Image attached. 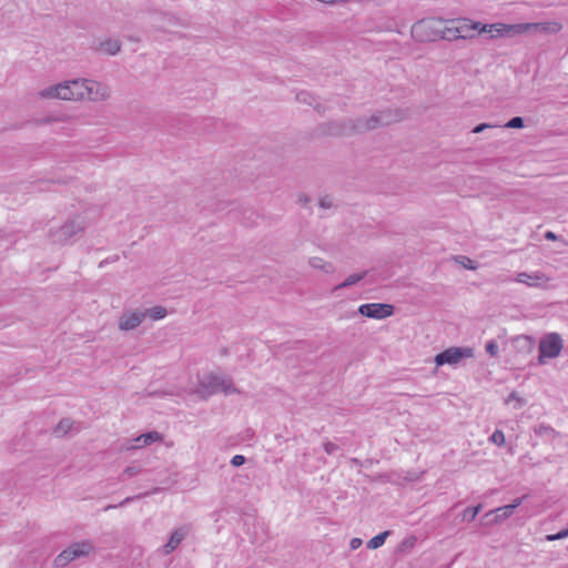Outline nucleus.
Listing matches in <instances>:
<instances>
[{
	"label": "nucleus",
	"instance_id": "nucleus-9",
	"mask_svg": "<svg viewBox=\"0 0 568 568\" xmlns=\"http://www.w3.org/2000/svg\"><path fill=\"white\" fill-rule=\"evenodd\" d=\"M358 313L368 318L384 320L394 314V306L385 303H368L361 305Z\"/></svg>",
	"mask_w": 568,
	"mask_h": 568
},
{
	"label": "nucleus",
	"instance_id": "nucleus-11",
	"mask_svg": "<svg viewBox=\"0 0 568 568\" xmlns=\"http://www.w3.org/2000/svg\"><path fill=\"white\" fill-rule=\"evenodd\" d=\"M145 320V314L142 310H125L118 320L120 331H133L142 324Z\"/></svg>",
	"mask_w": 568,
	"mask_h": 568
},
{
	"label": "nucleus",
	"instance_id": "nucleus-37",
	"mask_svg": "<svg viewBox=\"0 0 568 568\" xmlns=\"http://www.w3.org/2000/svg\"><path fill=\"white\" fill-rule=\"evenodd\" d=\"M142 495H138L136 498H140ZM135 499V497H126L124 500H122L119 505H108L104 510H109V509H113V508H116V507H121L128 503H130L131 500Z\"/></svg>",
	"mask_w": 568,
	"mask_h": 568
},
{
	"label": "nucleus",
	"instance_id": "nucleus-32",
	"mask_svg": "<svg viewBox=\"0 0 568 568\" xmlns=\"http://www.w3.org/2000/svg\"><path fill=\"white\" fill-rule=\"evenodd\" d=\"M141 471H142V468L140 466L130 465L124 469L123 475H125L128 477H134V476L139 475Z\"/></svg>",
	"mask_w": 568,
	"mask_h": 568
},
{
	"label": "nucleus",
	"instance_id": "nucleus-31",
	"mask_svg": "<svg viewBox=\"0 0 568 568\" xmlns=\"http://www.w3.org/2000/svg\"><path fill=\"white\" fill-rule=\"evenodd\" d=\"M485 349L491 357H496L498 355V345L494 339L487 342Z\"/></svg>",
	"mask_w": 568,
	"mask_h": 568
},
{
	"label": "nucleus",
	"instance_id": "nucleus-23",
	"mask_svg": "<svg viewBox=\"0 0 568 568\" xmlns=\"http://www.w3.org/2000/svg\"><path fill=\"white\" fill-rule=\"evenodd\" d=\"M72 426H73V422L71 419L63 418L59 422V424L54 428L53 434L57 437H62L71 430Z\"/></svg>",
	"mask_w": 568,
	"mask_h": 568
},
{
	"label": "nucleus",
	"instance_id": "nucleus-5",
	"mask_svg": "<svg viewBox=\"0 0 568 568\" xmlns=\"http://www.w3.org/2000/svg\"><path fill=\"white\" fill-rule=\"evenodd\" d=\"M95 550V546L92 540H81L71 544L64 550H62L54 559V568H64L70 562L88 557Z\"/></svg>",
	"mask_w": 568,
	"mask_h": 568
},
{
	"label": "nucleus",
	"instance_id": "nucleus-36",
	"mask_svg": "<svg viewBox=\"0 0 568 568\" xmlns=\"http://www.w3.org/2000/svg\"><path fill=\"white\" fill-rule=\"evenodd\" d=\"M245 463V457L243 455H235L231 459V465L234 467H240Z\"/></svg>",
	"mask_w": 568,
	"mask_h": 568
},
{
	"label": "nucleus",
	"instance_id": "nucleus-20",
	"mask_svg": "<svg viewBox=\"0 0 568 568\" xmlns=\"http://www.w3.org/2000/svg\"><path fill=\"white\" fill-rule=\"evenodd\" d=\"M142 313L145 314V317H150L152 321L163 320L168 315L166 308L160 305L142 310Z\"/></svg>",
	"mask_w": 568,
	"mask_h": 568
},
{
	"label": "nucleus",
	"instance_id": "nucleus-25",
	"mask_svg": "<svg viewBox=\"0 0 568 568\" xmlns=\"http://www.w3.org/2000/svg\"><path fill=\"white\" fill-rule=\"evenodd\" d=\"M389 534L390 532L388 530H386V531H383V532L378 534L377 536L373 537L372 539L368 540L367 548L368 549L379 548L381 546L384 545L385 539Z\"/></svg>",
	"mask_w": 568,
	"mask_h": 568
},
{
	"label": "nucleus",
	"instance_id": "nucleus-12",
	"mask_svg": "<svg viewBox=\"0 0 568 568\" xmlns=\"http://www.w3.org/2000/svg\"><path fill=\"white\" fill-rule=\"evenodd\" d=\"M515 281L529 287L547 288L550 277L539 271L534 273L520 272L517 274Z\"/></svg>",
	"mask_w": 568,
	"mask_h": 568
},
{
	"label": "nucleus",
	"instance_id": "nucleus-41",
	"mask_svg": "<svg viewBox=\"0 0 568 568\" xmlns=\"http://www.w3.org/2000/svg\"><path fill=\"white\" fill-rule=\"evenodd\" d=\"M308 98H310V95H308V93H306V92H301V93H298V94L296 95V99H297L298 101H303V102H307V103H310V102H308V100H307Z\"/></svg>",
	"mask_w": 568,
	"mask_h": 568
},
{
	"label": "nucleus",
	"instance_id": "nucleus-43",
	"mask_svg": "<svg viewBox=\"0 0 568 568\" xmlns=\"http://www.w3.org/2000/svg\"><path fill=\"white\" fill-rule=\"evenodd\" d=\"M526 498V496H523L520 498L515 499L509 506H514V510L519 507L523 503V500Z\"/></svg>",
	"mask_w": 568,
	"mask_h": 568
},
{
	"label": "nucleus",
	"instance_id": "nucleus-4",
	"mask_svg": "<svg viewBox=\"0 0 568 568\" xmlns=\"http://www.w3.org/2000/svg\"><path fill=\"white\" fill-rule=\"evenodd\" d=\"M85 229V217L81 214H75L59 226H51L48 231V239L52 244L65 245L72 237L82 234Z\"/></svg>",
	"mask_w": 568,
	"mask_h": 568
},
{
	"label": "nucleus",
	"instance_id": "nucleus-6",
	"mask_svg": "<svg viewBox=\"0 0 568 568\" xmlns=\"http://www.w3.org/2000/svg\"><path fill=\"white\" fill-rule=\"evenodd\" d=\"M564 348V341L558 333H548L539 342L538 363L545 364L547 359L559 356Z\"/></svg>",
	"mask_w": 568,
	"mask_h": 568
},
{
	"label": "nucleus",
	"instance_id": "nucleus-35",
	"mask_svg": "<svg viewBox=\"0 0 568 568\" xmlns=\"http://www.w3.org/2000/svg\"><path fill=\"white\" fill-rule=\"evenodd\" d=\"M462 261L460 263L467 270H476L477 266L475 265L474 261L466 256H460Z\"/></svg>",
	"mask_w": 568,
	"mask_h": 568
},
{
	"label": "nucleus",
	"instance_id": "nucleus-29",
	"mask_svg": "<svg viewBox=\"0 0 568 568\" xmlns=\"http://www.w3.org/2000/svg\"><path fill=\"white\" fill-rule=\"evenodd\" d=\"M489 439L491 443H494L497 446H503V445H505V442H506L505 435H504L503 430H500V429H496L491 434Z\"/></svg>",
	"mask_w": 568,
	"mask_h": 568
},
{
	"label": "nucleus",
	"instance_id": "nucleus-14",
	"mask_svg": "<svg viewBox=\"0 0 568 568\" xmlns=\"http://www.w3.org/2000/svg\"><path fill=\"white\" fill-rule=\"evenodd\" d=\"M529 33L557 34L561 31L562 24L559 21L528 22Z\"/></svg>",
	"mask_w": 568,
	"mask_h": 568
},
{
	"label": "nucleus",
	"instance_id": "nucleus-3",
	"mask_svg": "<svg viewBox=\"0 0 568 568\" xmlns=\"http://www.w3.org/2000/svg\"><path fill=\"white\" fill-rule=\"evenodd\" d=\"M73 101L88 100L91 102L106 101L111 95L109 85L91 79L72 80Z\"/></svg>",
	"mask_w": 568,
	"mask_h": 568
},
{
	"label": "nucleus",
	"instance_id": "nucleus-15",
	"mask_svg": "<svg viewBox=\"0 0 568 568\" xmlns=\"http://www.w3.org/2000/svg\"><path fill=\"white\" fill-rule=\"evenodd\" d=\"M189 532V527L183 526L176 528L170 536V539L168 542L163 546V554L169 555L173 552L180 544L183 541V539L186 537Z\"/></svg>",
	"mask_w": 568,
	"mask_h": 568
},
{
	"label": "nucleus",
	"instance_id": "nucleus-16",
	"mask_svg": "<svg viewBox=\"0 0 568 568\" xmlns=\"http://www.w3.org/2000/svg\"><path fill=\"white\" fill-rule=\"evenodd\" d=\"M514 511V506L506 505L488 511L485 518H488L489 524H497L510 517Z\"/></svg>",
	"mask_w": 568,
	"mask_h": 568
},
{
	"label": "nucleus",
	"instance_id": "nucleus-38",
	"mask_svg": "<svg viewBox=\"0 0 568 568\" xmlns=\"http://www.w3.org/2000/svg\"><path fill=\"white\" fill-rule=\"evenodd\" d=\"M320 206L323 209H329L333 206V200L329 196H324L320 200Z\"/></svg>",
	"mask_w": 568,
	"mask_h": 568
},
{
	"label": "nucleus",
	"instance_id": "nucleus-27",
	"mask_svg": "<svg viewBox=\"0 0 568 568\" xmlns=\"http://www.w3.org/2000/svg\"><path fill=\"white\" fill-rule=\"evenodd\" d=\"M481 509V505L475 507H468L464 510L463 518L468 521H473Z\"/></svg>",
	"mask_w": 568,
	"mask_h": 568
},
{
	"label": "nucleus",
	"instance_id": "nucleus-13",
	"mask_svg": "<svg viewBox=\"0 0 568 568\" xmlns=\"http://www.w3.org/2000/svg\"><path fill=\"white\" fill-rule=\"evenodd\" d=\"M162 435L159 432L153 430L138 436L130 443L125 444L123 448L126 450L138 449L144 446H149L156 442H162Z\"/></svg>",
	"mask_w": 568,
	"mask_h": 568
},
{
	"label": "nucleus",
	"instance_id": "nucleus-34",
	"mask_svg": "<svg viewBox=\"0 0 568 568\" xmlns=\"http://www.w3.org/2000/svg\"><path fill=\"white\" fill-rule=\"evenodd\" d=\"M323 448H324L325 453L328 455H333L339 449V447L332 442H325L323 445Z\"/></svg>",
	"mask_w": 568,
	"mask_h": 568
},
{
	"label": "nucleus",
	"instance_id": "nucleus-18",
	"mask_svg": "<svg viewBox=\"0 0 568 568\" xmlns=\"http://www.w3.org/2000/svg\"><path fill=\"white\" fill-rule=\"evenodd\" d=\"M480 32L491 33L493 37H503L506 36L507 29L505 23L484 24Z\"/></svg>",
	"mask_w": 568,
	"mask_h": 568
},
{
	"label": "nucleus",
	"instance_id": "nucleus-45",
	"mask_svg": "<svg viewBox=\"0 0 568 568\" xmlns=\"http://www.w3.org/2000/svg\"><path fill=\"white\" fill-rule=\"evenodd\" d=\"M521 339H524L526 343H528L529 346H532V339L529 336H523Z\"/></svg>",
	"mask_w": 568,
	"mask_h": 568
},
{
	"label": "nucleus",
	"instance_id": "nucleus-22",
	"mask_svg": "<svg viewBox=\"0 0 568 568\" xmlns=\"http://www.w3.org/2000/svg\"><path fill=\"white\" fill-rule=\"evenodd\" d=\"M534 433L539 437H558L559 433L554 429L550 425L547 424H538L534 427Z\"/></svg>",
	"mask_w": 568,
	"mask_h": 568
},
{
	"label": "nucleus",
	"instance_id": "nucleus-26",
	"mask_svg": "<svg viewBox=\"0 0 568 568\" xmlns=\"http://www.w3.org/2000/svg\"><path fill=\"white\" fill-rule=\"evenodd\" d=\"M155 19L160 22L159 29H164L165 24H176V19L168 13H159Z\"/></svg>",
	"mask_w": 568,
	"mask_h": 568
},
{
	"label": "nucleus",
	"instance_id": "nucleus-2",
	"mask_svg": "<svg viewBox=\"0 0 568 568\" xmlns=\"http://www.w3.org/2000/svg\"><path fill=\"white\" fill-rule=\"evenodd\" d=\"M220 392L225 395L240 393V390L234 386L232 378L215 373H207L203 375L199 379L194 390V393L203 399H207Z\"/></svg>",
	"mask_w": 568,
	"mask_h": 568
},
{
	"label": "nucleus",
	"instance_id": "nucleus-10",
	"mask_svg": "<svg viewBox=\"0 0 568 568\" xmlns=\"http://www.w3.org/2000/svg\"><path fill=\"white\" fill-rule=\"evenodd\" d=\"M454 24V38H473L476 33H480V23L479 22H473L468 19H458L452 21ZM448 32H452V28L448 29Z\"/></svg>",
	"mask_w": 568,
	"mask_h": 568
},
{
	"label": "nucleus",
	"instance_id": "nucleus-19",
	"mask_svg": "<svg viewBox=\"0 0 568 568\" xmlns=\"http://www.w3.org/2000/svg\"><path fill=\"white\" fill-rule=\"evenodd\" d=\"M308 264L316 270H321L325 273H333L334 266L332 263L324 261L318 256L311 257Z\"/></svg>",
	"mask_w": 568,
	"mask_h": 568
},
{
	"label": "nucleus",
	"instance_id": "nucleus-21",
	"mask_svg": "<svg viewBox=\"0 0 568 568\" xmlns=\"http://www.w3.org/2000/svg\"><path fill=\"white\" fill-rule=\"evenodd\" d=\"M366 274H367V272L364 271L359 274H352V275L347 276L344 282H342L341 284L336 285L333 288V292H336L338 290L346 288V287L357 284L359 281H362L366 276Z\"/></svg>",
	"mask_w": 568,
	"mask_h": 568
},
{
	"label": "nucleus",
	"instance_id": "nucleus-40",
	"mask_svg": "<svg viewBox=\"0 0 568 568\" xmlns=\"http://www.w3.org/2000/svg\"><path fill=\"white\" fill-rule=\"evenodd\" d=\"M363 541L361 538H353L349 542V546L353 550L359 548L362 546Z\"/></svg>",
	"mask_w": 568,
	"mask_h": 568
},
{
	"label": "nucleus",
	"instance_id": "nucleus-17",
	"mask_svg": "<svg viewBox=\"0 0 568 568\" xmlns=\"http://www.w3.org/2000/svg\"><path fill=\"white\" fill-rule=\"evenodd\" d=\"M97 50L109 55H115L121 50V41L119 39L108 38L99 42Z\"/></svg>",
	"mask_w": 568,
	"mask_h": 568
},
{
	"label": "nucleus",
	"instance_id": "nucleus-28",
	"mask_svg": "<svg viewBox=\"0 0 568 568\" xmlns=\"http://www.w3.org/2000/svg\"><path fill=\"white\" fill-rule=\"evenodd\" d=\"M513 400H514V402H516V404H515V408H516V409L521 408V407L526 404V400H525L524 398H521V397L518 395V393H516V392H511V393L509 394V396L506 398L505 403H506V404H509V403H510V402H513Z\"/></svg>",
	"mask_w": 568,
	"mask_h": 568
},
{
	"label": "nucleus",
	"instance_id": "nucleus-44",
	"mask_svg": "<svg viewBox=\"0 0 568 568\" xmlns=\"http://www.w3.org/2000/svg\"><path fill=\"white\" fill-rule=\"evenodd\" d=\"M425 24H426V23H425V21H419V22H417V23H416V24H414V27H413V32L415 33V32H417L418 30L423 29V28L425 27Z\"/></svg>",
	"mask_w": 568,
	"mask_h": 568
},
{
	"label": "nucleus",
	"instance_id": "nucleus-8",
	"mask_svg": "<svg viewBox=\"0 0 568 568\" xmlns=\"http://www.w3.org/2000/svg\"><path fill=\"white\" fill-rule=\"evenodd\" d=\"M42 99H60L73 101L72 80L47 87L39 91Z\"/></svg>",
	"mask_w": 568,
	"mask_h": 568
},
{
	"label": "nucleus",
	"instance_id": "nucleus-42",
	"mask_svg": "<svg viewBox=\"0 0 568 568\" xmlns=\"http://www.w3.org/2000/svg\"><path fill=\"white\" fill-rule=\"evenodd\" d=\"M545 239L548 241H556V240H558V236L554 232L547 231L545 233Z\"/></svg>",
	"mask_w": 568,
	"mask_h": 568
},
{
	"label": "nucleus",
	"instance_id": "nucleus-24",
	"mask_svg": "<svg viewBox=\"0 0 568 568\" xmlns=\"http://www.w3.org/2000/svg\"><path fill=\"white\" fill-rule=\"evenodd\" d=\"M526 27H528V23L506 24V36L529 33V29Z\"/></svg>",
	"mask_w": 568,
	"mask_h": 568
},
{
	"label": "nucleus",
	"instance_id": "nucleus-33",
	"mask_svg": "<svg viewBox=\"0 0 568 568\" xmlns=\"http://www.w3.org/2000/svg\"><path fill=\"white\" fill-rule=\"evenodd\" d=\"M566 537H568V528L562 529L559 532L554 534V535H547L546 540L554 541V540L564 539Z\"/></svg>",
	"mask_w": 568,
	"mask_h": 568
},
{
	"label": "nucleus",
	"instance_id": "nucleus-30",
	"mask_svg": "<svg viewBox=\"0 0 568 568\" xmlns=\"http://www.w3.org/2000/svg\"><path fill=\"white\" fill-rule=\"evenodd\" d=\"M504 128H509V129H521L524 128V120L523 118L520 116H515L513 119H510L505 125Z\"/></svg>",
	"mask_w": 568,
	"mask_h": 568
},
{
	"label": "nucleus",
	"instance_id": "nucleus-39",
	"mask_svg": "<svg viewBox=\"0 0 568 568\" xmlns=\"http://www.w3.org/2000/svg\"><path fill=\"white\" fill-rule=\"evenodd\" d=\"M496 125H491V124H488V123H480L478 125H476L474 129H473V132L474 133H480L483 132L485 129H488V128H495Z\"/></svg>",
	"mask_w": 568,
	"mask_h": 568
},
{
	"label": "nucleus",
	"instance_id": "nucleus-7",
	"mask_svg": "<svg viewBox=\"0 0 568 568\" xmlns=\"http://www.w3.org/2000/svg\"><path fill=\"white\" fill-rule=\"evenodd\" d=\"M474 356V352L469 347H449L435 356L437 366L456 365L464 358Z\"/></svg>",
	"mask_w": 568,
	"mask_h": 568
},
{
	"label": "nucleus",
	"instance_id": "nucleus-1",
	"mask_svg": "<svg viewBox=\"0 0 568 568\" xmlns=\"http://www.w3.org/2000/svg\"><path fill=\"white\" fill-rule=\"evenodd\" d=\"M404 119V114L399 110H383L371 116H362L356 120H346L332 122L328 124V134L345 135L351 133H363L374 130L378 126L389 125Z\"/></svg>",
	"mask_w": 568,
	"mask_h": 568
}]
</instances>
